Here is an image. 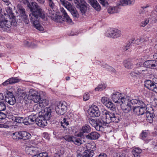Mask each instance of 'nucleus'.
I'll use <instances>...</instances> for the list:
<instances>
[{
	"mask_svg": "<svg viewBox=\"0 0 157 157\" xmlns=\"http://www.w3.org/2000/svg\"><path fill=\"white\" fill-rule=\"evenodd\" d=\"M28 7L32 12V13L29 14L30 20L33 22V25L36 29L42 31L44 30V28L39 24L38 21L39 17L42 19L44 18V12L36 2H33L31 4L29 5Z\"/></svg>",
	"mask_w": 157,
	"mask_h": 157,
	"instance_id": "nucleus-1",
	"label": "nucleus"
},
{
	"mask_svg": "<svg viewBox=\"0 0 157 157\" xmlns=\"http://www.w3.org/2000/svg\"><path fill=\"white\" fill-rule=\"evenodd\" d=\"M112 99L114 102L119 104L125 113L129 112L131 111L132 106L130 102L132 99L131 97L116 92L112 94Z\"/></svg>",
	"mask_w": 157,
	"mask_h": 157,
	"instance_id": "nucleus-2",
	"label": "nucleus"
},
{
	"mask_svg": "<svg viewBox=\"0 0 157 157\" xmlns=\"http://www.w3.org/2000/svg\"><path fill=\"white\" fill-rule=\"evenodd\" d=\"M130 105H137L136 107H133L132 109H133L134 112L138 115H142L144 113H146L148 111L147 110V105H148V102L143 101L140 100L132 99L130 102Z\"/></svg>",
	"mask_w": 157,
	"mask_h": 157,
	"instance_id": "nucleus-3",
	"label": "nucleus"
},
{
	"mask_svg": "<svg viewBox=\"0 0 157 157\" xmlns=\"http://www.w3.org/2000/svg\"><path fill=\"white\" fill-rule=\"evenodd\" d=\"M60 11L61 16H57L55 11L53 10V11L52 10L49 11L50 16L52 20L55 21L59 22H62L64 21L69 23L72 22V20L68 15L63 8H60Z\"/></svg>",
	"mask_w": 157,
	"mask_h": 157,
	"instance_id": "nucleus-4",
	"label": "nucleus"
},
{
	"mask_svg": "<svg viewBox=\"0 0 157 157\" xmlns=\"http://www.w3.org/2000/svg\"><path fill=\"white\" fill-rule=\"evenodd\" d=\"M44 111V113L37 117L36 121V124L43 128L47 125V120H49L51 116V109L50 108H45Z\"/></svg>",
	"mask_w": 157,
	"mask_h": 157,
	"instance_id": "nucleus-5",
	"label": "nucleus"
},
{
	"mask_svg": "<svg viewBox=\"0 0 157 157\" xmlns=\"http://www.w3.org/2000/svg\"><path fill=\"white\" fill-rule=\"evenodd\" d=\"M103 124H108L111 122L118 123L121 119V115L117 113L106 111L103 113L102 116Z\"/></svg>",
	"mask_w": 157,
	"mask_h": 157,
	"instance_id": "nucleus-6",
	"label": "nucleus"
},
{
	"mask_svg": "<svg viewBox=\"0 0 157 157\" xmlns=\"http://www.w3.org/2000/svg\"><path fill=\"white\" fill-rule=\"evenodd\" d=\"M10 20L8 15H6V13L4 14L2 13V9L0 7V28L1 30L6 31L10 27L11 24Z\"/></svg>",
	"mask_w": 157,
	"mask_h": 157,
	"instance_id": "nucleus-7",
	"label": "nucleus"
},
{
	"mask_svg": "<svg viewBox=\"0 0 157 157\" xmlns=\"http://www.w3.org/2000/svg\"><path fill=\"white\" fill-rule=\"evenodd\" d=\"M61 3L71 13L73 16L75 18L78 17V14L76 9L71 4L66 0H60Z\"/></svg>",
	"mask_w": 157,
	"mask_h": 157,
	"instance_id": "nucleus-8",
	"label": "nucleus"
},
{
	"mask_svg": "<svg viewBox=\"0 0 157 157\" xmlns=\"http://www.w3.org/2000/svg\"><path fill=\"white\" fill-rule=\"evenodd\" d=\"M66 103L65 102H60L57 104L55 109L56 113L59 115H62L67 110Z\"/></svg>",
	"mask_w": 157,
	"mask_h": 157,
	"instance_id": "nucleus-9",
	"label": "nucleus"
},
{
	"mask_svg": "<svg viewBox=\"0 0 157 157\" xmlns=\"http://www.w3.org/2000/svg\"><path fill=\"white\" fill-rule=\"evenodd\" d=\"M17 8L21 15V19L26 24H28L29 23V21L27 15L25 13V9L20 4L17 5Z\"/></svg>",
	"mask_w": 157,
	"mask_h": 157,
	"instance_id": "nucleus-10",
	"label": "nucleus"
},
{
	"mask_svg": "<svg viewBox=\"0 0 157 157\" xmlns=\"http://www.w3.org/2000/svg\"><path fill=\"white\" fill-rule=\"evenodd\" d=\"M29 95L31 100L34 102L37 103L39 102L41 99L40 94L37 91L32 89L29 90Z\"/></svg>",
	"mask_w": 157,
	"mask_h": 157,
	"instance_id": "nucleus-11",
	"label": "nucleus"
},
{
	"mask_svg": "<svg viewBox=\"0 0 157 157\" xmlns=\"http://www.w3.org/2000/svg\"><path fill=\"white\" fill-rule=\"evenodd\" d=\"M88 113L91 117H96L100 116V112L98 107L94 105H92L88 110Z\"/></svg>",
	"mask_w": 157,
	"mask_h": 157,
	"instance_id": "nucleus-12",
	"label": "nucleus"
},
{
	"mask_svg": "<svg viewBox=\"0 0 157 157\" xmlns=\"http://www.w3.org/2000/svg\"><path fill=\"white\" fill-rule=\"evenodd\" d=\"M108 32V34H107V35L108 36L114 38L120 37L121 35V31L117 29L110 28Z\"/></svg>",
	"mask_w": 157,
	"mask_h": 157,
	"instance_id": "nucleus-13",
	"label": "nucleus"
},
{
	"mask_svg": "<svg viewBox=\"0 0 157 157\" xmlns=\"http://www.w3.org/2000/svg\"><path fill=\"white\" fill-rule=\"evenodd\" d=\"M5 100L11 105H13L16 102L15 98L12 93L8 91L5 95Z\"/></svg>",
	"mask_w": 157,
	"mask_h": 157,
	"instance_id": "nucleus-14",
	"label": "nucleus"
},
{
	"mask_svg": "<svg viewBox=\"0 0 157 157\" xmlns=\"http://www.w3.org/2000/svg\"><path fill=\"white\" fill-rule=\"evenodd\" d=\"M91 128L90 126L85 124L81 128L79 132L77 134V136L82 137L84 136V133H87L90 132Z\"/></svg>",
	"mask_w": 157,
	"mask_h": 157,
	"instance_id": "nucleus-15",
	"label": "nucleus"
},
{
	"mask_svg": "<svg viewBox=\"0 0 157 157\" xmlns=\"http://www.w3.org/2000/svg\"><path fill=\"white\" fill-rule=\"evenodd\" d=\"M6 11L7 13H6V14L9 15L10 18L11 20H10V22L11 23V24L10 25V27L12 25L14 26H16L17 25V22L15 19V17L12 14V9L10 7H8L6 9Z\"/></svg>",
	"mask_w": 157,
	"mask_h": 157,
	"instance_id": "nucleus-16",
	"label": "nucleus"
},
{
	"mask_svg": "<svg viewBox=\"0 0 157 157\" xmlns=\"http://www.w3.org/2000/svg\"><path fill=\"white\" fill-rule=\"evenodd\" d=\"M36 114L33 113L24 119L25 124L28 125L33 124L34 122L36 123Z\"/></svg>",
	"mask_w": 157,
	"mask_h": 157,
	"instance_id": "nucleus-17",
	"label": "nucleus"
},
{
	"mask_svg": "<svg viewBox=\"0 0 157 157\" xmlns=\"http://www.w3.org/2000/svg\"><path fill=\"white\" fill-rule=\"evenodd\" d=\"M145 86L147 88L157 93V87L154 82L148 80L145 82Z\"/></svg>",
	"mask_w": 157,
	"mask_h": 157,
	"instance_id": "nucleus-18",
	"label": "nucleus"
},
{
	"mask_svg": "<svg viewBox=\"0 0 157 157\" xmlns=\"http://www.w3.org/2000/svg\"><path fill=\"white\" fill-rule=\"evenodd\" d=\"M144 65L147 68L155 69L157 66V62L155 60H148L144 63Z\"/></svg>",
	"mask_w": 157,
	"mask_h": 157,
	"instance_id": "nucleus-19",
	"label": "nucleus"
},
{
	"mask_svg": "<svg viewBox=\"0 0 157 157\" xmlns=\"http://www.w3.org/2000/svg\"><path fill=\"white\" fill-rule=\"evenodd\" d=\"M25 151L27 154L33 156L37 152V148L32 146H26Z\"/></svg>",
	"mask_w": 157,
	"mask_h": 157,
	"instance_id": "nucleus-20",
	"label": "nucleus"
},
{
	"mask_svg": "<svg viewBox=\"0 0 157 157\" xmlns=\"http://www.w3.org/2000/svg\"><path fill=\"white\" fill-rule=\"evenodd\" d=\"M33 110L36 113V114L39 113V116L44 113V109H43L42 108L39 104H37L34 105L33 108Z\"/></svg>",
	"mask_w": 157,
	"mask_h": 157,
	"instance_id": "nucleus-21",
	"label": "nucleus"
},
{
	"mask_svg": "<svg viewBox=\"0 0 157 157\" xmlns=\"http://www.w3.org/2000/svg\"><path fill=\"white\" fill-rule=\"evenodd\" d=\"M99 134L96 132H93L86 135V138L89 140H96L98 138Z\"/></svg>",
	"mask_w": 157,
	"mask_h": 157,
	"instance_id": "nucleus-22",
	"label": "nucleus"
},
{
	"mask_svg": "<svg viewBox=\"0 0 157 157\" xmlns=\"http://www.w3.org/2000/svg\"><path fill=\"white\" fill-rule=\"evenodd\" d=\"M135 0H121L119 5L122 6L132 5L134 4Z\"/></svg>",
	"mask_w": 157,
	"mask_h": 157,
	"instance_id": "nucleus-23",
	"label": "nucleus"
},
{
	"mask_svg": "<svg viewBox=\"0 0 157 157\" xmlns=\"http://www.w3.org/2000/svg\"><path fill=\"white\" fill-rule=\"evenodd\" d=\"M146 70H141L139 71L135 70L132 71L130 73L131 76L133 78L138 77L140 76L141 73H142L143 72H146Z\"/></svg>",
	"mask_w": 157,
	"mask_h": 157,
	"instance_id": "nucleus-24",
	"label": "nucleus"
},
{
	"mask_svg": "<svg viewBox=\"0 0 157 157\" xmlns=\"http://www.w3.org/2000/svg\"><path fill=\"white\" fill-rule=\"evenodd\" d=\"M89 1L91 6L96 10H100L101 7L96 0H89Z\"/></svg>",
	"mask_w": 157,
	"mask_h": 157,
	"instance_id": "nucleus-25",
	"label": "nucleus"
},
{
	"mask_svg": "<svg viewBox=\"0 0 157 157\" xmlns=\"http://www.w3.org/2000/svg\"><path fill=\"white\" fill-rule=\"evenodd\" d=\"M21 139L25 140L31 138V135L29 132L25 131L21 132Z\"/></svg>",
	"mask_w": 157,
	"mask_h": 157,
	"instance_id": "nucleus-26",
	"label": "nucleus"
},
{
	"mask_svg": "<svg viewBox=\"0 0 157 157\" xmlns=\"http://www.w3.org/2000/svg\"><path fill=\"white\" fill-rule=\"evenodd\" d=\"M124 67L128 69H131L133 68V64L128 60H124L123 62Z\"/></svg>",
	"mask_w": 157,
	"mask_h": 157,
	"instance_id": "nucleus-27",
	"label": "nucleus"
},
{
	"mask_svg": "<svg viewBox=\"0 0 157 157\" xmlns=\"http://www.w3.org/2000/svg\"><path fill=\"white\" fill-rule=\"evenodd\" d=\"M146 116L147 122L150 123H152L153 121L154 114L148 111L146 113Z\"/></svg>",
	"mask_w": 157,
	"mask_h": 157,
	"instance_id": "nucleus-28",
	"label": "nucleus"
},
{
	"mask_svg": "<svg viewBox=\"0 0 157 157\" xmlns=\"http://www.w3.org/2000/svg\"><path fill=\"white\" fill-rule=\"evenodd\" d=\"M12 120L13 121L19 123H23L25 124L24 119H23V117L14 116L12 117Z\"/></svg>",
	"mask_w": 157,
	"mask_h": 157,
	"instance_id": "nucleus-29",
	"label": "nucleus"
},
{
	"mask_svg": "<svg viewBox=\"0 0 157 157\" xmlns=\"http://www.w3.org/2000/svg\"><path fill=\"white\" fill-rule=\"evenodd\" d=\"M141 152V149L138 147L133 148L132 151V153L134 157H137Z\"/></svg>",
	"mask_w": 157,
	"mask_h": 157,
	"instance_id": "nucleus-30",
	"label": "nucleus"
},
{
	"mask_svg": "<svg viewBox=\"0 0 157 157\" xmlns=\"http://www.w3.org/2000/svg\"><path fill=\"white\" fill-rule=\"evenodd\" d=\"M87 157H93L94 154V151L92 150L88 149L85 150L83 153Z\"/></svg>",
	"mask_w": 157,
	"mask_h": 157,
	"instance_id": "nucleus-31",
	"label": "nucleus"
},
{
	"mask_svg": "<svg viewBox=\"0 0 157 157\" xmlns=\"http://www.w3.org/2000/svg\"><path fill=\"white\" fill-rule=\"evenodd\" d=\"M108 12L110 14L116 13L118 12V8L117 7H110L107 10Z\"/></svg>",
	"mask_w": 157,
	"mask_h": 157,
	"instance_id": "nucleus-32",
	"label": "nucleus"
},
{
	"mask_svg": "<svg viewBox=\"0 0 157 157\" xmlns=\"http://www.w3.org/2000/svg\"><path fill=\"white\" fill-rule=\"evenodd\" d=\"M10 122L6 120L3 122L0 123V128H9L10 127Z\"/></svg>",
	"mask_w": 157,
	"mask_h": 157,
	"instance_id": "nucleus-33",
	"label": "nucleus"
},
{
	"mask_svg": "<svg viewBox=\"0 0 157 157\" xmlns=\"http://www.w3.org/2000/svg\"><path fill=\"white\" fill-rule=\"evenodd\" d=\"M72 142L76 145H77L78 146H80L82 143V141L80 138L74 136L73 138Z\"/></svg>",
	"mask_w": 157,
	"mask_h": 157,
	"instance_id": "nucleus-34",
	"label": "nucleus"
},
{
	"mask_svg": "<svg viewBox=\"0 0 157 157\" xmlns=\"http://www.w3.org/2000/svg\"><path fill=\"white\" fill-rule=\"evenodd\" d=\"M74 2L77 8L80 7L82 5L86 3L84 0H74Z\"/></svg>",
	"mask_w": 157,
	"mask_h": 157,
	"instance_id": "nucleus-35",
	"label": "nucleus"
},
{
	"mask_svg": "<svg viewBox=\"0 0 157 157\" xmlns=\"http://www.w3.org/2000/svg\"><path fill=\"white\" fill-rule=\"evenodd\" d=\"M105 105L110 110H113L115 109V106L114 104L111 101H109Z\"/></svg>",
	"mask_w": 157,
	"mask_h": 157,
	"instance_id": "nucleus-36",
	"label": "nucleus"
},
{
	"mask_svg": "<svg viewBox=\"0 0 157 157\" xmlns=\"http://www.w3.org/2000/svg\"><path fill=\"white\" fill-rule=\"evenodd\" d=\"M87 4L86 3V4H84L83 5H82L80 7H78V8H79L82 14H85L86 12L87 9Z\"/></svg>",
	"mask_w": 157,
	"mask_h": 157,
	"instance_id": "nucleus-37",
	"label": "nucleus"
},
{
	"mask_svg": "<svg viewBox=\"0 0 157 157\" xmlns=\"http://www.w3.org/2000/svg\"><path fill=\"white\" fill-rule=\"evenodd\" d=\"M39 104L43 108L48 104L49 101L46 99H44L41 100Z\"/></svg>",
	"mask_w": 157,
	"mask_h": 157,
	"instance_id": "nucleus-38",
	"label": "nucleus"
},
{
	"mask_svg": "<svg viewBox=\"0 0 157 157\" xmlns=\"http://www.w3.org/2000/svg\"><path fill=\"white\" fill-rule=\"evenodd\" d=\"M102 123V121H97V123L94 127H95V129L97 131H100L102 128V127L101 125Z\"/></svg>",
	"mask_w": 157,
	"mask_h": 157,
	"instance_id": "nucleus-39",
	"label": "nucleus"
},
{
	"mask_svg": "<svg viewBox=\"0 0 157 157\" xmlns=\"http://www.w3.org/2000/svg\"><path fill=\"white\" fill-rule=\"evenodd\" d=\"M47 2L48 4V6L51 9H52V11H53V10H54V9L55 8V5L54 2H53L52 0H47ZM51 10H49V11H51Z\"/></svg>",
	"mask_w": 157,
	"mask_h": 157,
	"instance_id": "nucleus-40",
	"label": "nucleus"
},
{
	"mask_svg": "<svg viewBox=\"0 0 157 157\" xmlns=\"http://www.w3.org/2000/svg\"><path fill=\"white\" fill-rule=\"evenodd\" d=\"M67 119H66L65 118H64L63 120L61 121V126L63 127L64 128H65L69 124V123L67 121Z\"/></svg>",
	"mask_w": 157,
	"mask_h": 157,
	"instance_id": "nucleus-41",
	"label": "nucleus"
},
{
	"mask_svg": "<svg viewBox=\"0 0 157 157\" xmlns=\"http://www.w3.org/2000/svg\"><path fill=\"white\" fill-rule=\"evenodd\" d=\"M21 132H16L13 134V139L18 140L19 139H21Z\"/></svg>",
	"mask_w": 157,
	"mask_h": 157,
	"instance_id": "nucleus-42",
	"label": "nucleus"
},
{
	"mask_svg": "<svg viewBox=\"0 0 157 157\" xmlns=\"http://www.w3.org/2000/svg\"><path fill=\"white\" fill-rule=\"evenodd\" d=\"M106 87V85L105 84H101L99 85L95 88L96 91H102Z\"/></svg>",
	"mask_w": 157,
	"mask_h": 157,
	"instance_id": "nucleus-43",
	"label": "nucleus"
},
{
	"mask_svg": "<svg viewBox=\"0 0 157 157\" xmlns=\"http://www.w3.org/2000/svg\"><path fill=\"white\" fill-rule=\"evenodd\" d=\"M8 81L9 84H13L19 82V80L17 78L12 77L8 79Z\"/></svg>",
	"mask_w": 157,
	"mask_h": 157,
	"instance_id": "nucleus-44",
	"label": "nucleus"
},
{
	"mask_svg": "<svg viewBox=\"0 0 157 157\" xmlns=\"http://www.w3.org/2000/svg\"><path fill=\"white\" fill-rule=\"evenodd\" d=\"M19 96L20 98V100L25 99L27 97V94L25 92L22 91L19 94Z\"/></svg>",
	"mask_w": 157,
	"mask_h": 157,
	"instance_id": "nucleus-45",
	"label": "nucleus"
},
{
	"mask_svg": "<svg viewBox=\"0 0 157 157\" xmlns=\"http://www.w3.org/2000/svg\"><path fill=\"white\" fill-rule=\"evenodd\" d=\"M74 136L70 135L65 136L64 137V139L66 141L70 142H72Z\"/></svg>",
	"mask_w": 157,
	"mask_h": 157,
	"instance_id": "nucleus-46",
	"label": "nucleus"
},
{
	"mask_svg": "<svg viewBox=\"0 0 157 157\" xmlns=\"http://www.w3.org/2000/svg\"><path fill=\"white\" fill-rule=\"evenodd\" d=\"M88 122L93 126H95V124L97 123V121H96L95 120L91 118H89L88 120Z\"/></svg>",
	"mask_w": 157,
	"mask_h": 157,
	"instance_id": "nucleus-47",
	"label": "nucleus"
},
{
	"mask_svg": "<svg viewBox=\"0 0 157 157\" xmlns=\"http://www.w3.org/2000/svg\"><path fill=\"white\" fill-rule=\"evenodd\" d=\"M7 113L0 111V119H5L7 117Z\"/></svg>",
	"mask_w": 157,
	"mask_h": 157,
	"instance_id": "nucleus-48",
	"label": "nucleus"
},
{
	"mask_svg": "<svg viewBox=\"0 0 157 157\" xmlns=\"http://www.w3.org/2000/svg\"><path fill=\"white\" fill-rule=\"evenodd\" d=\"M105 65L106 66L105 67L106 69H107L108 70L114 73H116V71L113 68L111 67V66H109L108 65H107L106 64H105Z\"/></svg>",
	"mask_w": 157,
	"mask_h": 157,
	"instance_id": "nucleus-49",
	"label": "nucleus"
},
{
	"mask_svg": "<svg viewBox=\"0 0 157 157\" xmlns=\"http://www.w3.org/2000/svg\"><path fill=\"white\" fill-rule=\"evenodd\" d=\"M105 65L106 66L105 67L106 69H107L108 70L114 73H116V71L113 68L111 67V66H109L108 65H107L106 64H105Z\"/></svg>",
	"mask_w": 157,
	"mask_h": 157,
	"instance_id": "nucleus-50",
	"label": "nucleus"
},
{
	"mask_svg": "<svg viewBox=\"0 0 157 157\" xmlns=\"http://www.w3.org/2000/svg\"><path fill=\"white\" fill-rule=\"evenodd\" d=\"M114 157H126V155L124 153L119 152L116 153L114 156Z\"/></svg>",
	"mask_w": 157,
	"mask_h": 157,
	"instance_id": "nucleus-51",
	"label": "nucleus"
},
{
	"mask_svg": "<svg viewBox=\"0 0 157 157\" xmlns=\"http://www.w3.org/2000/svg\"><path fill=\"white\" fill-rule=\"evenodd\" d=\"M6 109V106L4 103L0 102V111H4Z\"/></svg>",
	"mask_w": 157,
	"mask_h": 157,
	"instance_id": "nucleus-52",
	"label": "nucleus"
},
{
	"mask_svg": "<svg viewBox=\"0 0 157 157\" xmlns=\"http://www.w3.org/2000/svg\"><path fill=\"white\" fill-rule=\"evenodd\" d=\"M101 100L102 103L105 105L109 101L108 100V98L105 97H102Z\"/></svg>",
	"mask_w": 157,
	"mask_h": 157,
	"instance_id": "nucleus-53",
	"label": "nucleus"
},
{
	"mask_svg": "<svg viewBox=\"0 0 157 157\" xmlns=\"http://www.w3.org/2000/svg\"><path fill=\"white\" fill-rule=\"evenodd\" d=\"M64 149L63 148H61L57 154L59 156H60L61 155H63L64 153Z\"/></svg>",
	"mask_w": 157,
	"mask_h": 157,
	"instance_id": "nucleus-54",
	"label": "nucleus"
},
{
	"mask_svg": "<svg viewBox=\"0 0 157 157\" xmlns=\"http://www.w3.org/2000/svg\"><path fill=\"white\" fill-rule=\"evenodd\" d=\"M44 153V152L39 153V152H36V154H35V155L33 156V157H43Z\"/></svg>",
	"mask_w": 157,
	"mask_h": 157,
	"instance_id": "nucleus-55",
	"label": "nucleus"
},
{
	"mask_svg": "<svg viewBox=\"0 0 157 157\" xmlns=\"http://www.w3.org/2000/svg\"><path fill=\"white\" fill-rule=\"evenodd\" d=\"M90 98V95L89 94L85 93L83 96V99L84 101H86L88 100Z\"/></svg>",
	"mask_w": 157,
	"mask_h": 157,
	"instance_id": "nucleus-56",
	"label": "nucleus"
},
{
	"mask_svg": "<svg viewBox=\"0 0 157 157\" xmlns=\"http://www.w3.org/2000/svg\"><path fill=\"white\" fill-rule=\"evenodd\" d=\"M103 6H105L108 5L107 2L106 0H98Z\"/></svg>",
	"mask_w": 157,
	"mask_h": 157,
	"instance_id": "nucleus-57",
	"label": "nucleus"
},
{
	"mask_svg": "<svg viewBox=\"0 0 157 157\" xmlns=\"http://www.w3.org/2000/svg\"><path fill=\"white\" fill-rule=\"evenodd\" d=\"M149 22V20L146 19L144 21L142 22L141 26L142 27H144L146 26Z\"/></svg>",
	"mask_w": 157,
	"mask_h": 157,
	"instance_id": "nucleus-58",
	"label": "nucleus"
},
{
	"mask_svg": "<svg viewBox=\"0 0 157 157\" xmlns=\"http://www.w3.org/2000/svg\"><path fill=\"white\" fill-rule=\"evenodd\" d=\"M140 136L142 139H144L147 136V133L146 132H142Z\"/></svg>",
	"mask_w": 157,
	"mask_h": 157,
	"instance_id": "nucleus-59",
	"label": "nucleus"
},
{
	"mask_svg": "<svg viewBox=\"0 0 157 157\" xmlns=\"http://www.w3.org/2000/svg\"><path fill=\"white\" fill-rule=\"evenodd\" d=\"M4 97L2 93H0V102H2L4 103Z\"/></svg>",
	"mask_w": 157,
	"mask_h": 157,
	"instance_id": "nucleus-60",
	"label": "nucleus"
},
{
	"mask_svg": "<svg viewBox=\"0 0 157 157\" xmlns=\"http://www.w3.org/2000/svg\"><path fill=\"white\" fill-rule=\"evenodd\" d=\"M22 2L25 4H27L28 7L29 6V5H30L29 2L27 0H22Z\"/></svg>",
	"mask_w": 157,
	"mask_h": 157,
	"instance_id": "nucleus-61",
	"label": "nucleus"
},
{
	"mask_svg": "<svg viewBox=\"0 0 157 157\" xmlns=\"http://www.w3.org/2000/svg\"><path fill=\"white\" fill-rule=\"evenodd\" d=\"M43 136L46 139H48V135L47 133H44L43 134Z\"/></svg>",
	"mask_w": 157,
	"mask_h": 157,
	"instance_id": "nucleus-62",
	"label": "nucleus"
},
{
	"mask_svg": "<svg viewBox=\"0 0 157 157\" xmlns=\"http://www.w3.org/2000/svg\"><path fill=\"white\" fill-rule=\"evenodd\" d=\"M98 157H107V156L105 153H101L98 155Z\"/></svg>",
	"mask_w": 157,
	"mask_h": 157,
	"instance_id": "nucleus-63",
	"label": "nucleus"
},
{
	"mask_svg": "<svg viewBox=\"0 0 157 157\" xmlns=\"http://www.w3.org/2000/svg\"><path fill=\"white\" fill-rule=\"evenodd\" d=\"M2 1L4 2L6 5L8 6L9 5L10 2L9 0H2Z\"/></svg>",
	"mask_w": 157,
	"mask_h": 157,
	"instance_id": "nucleus-64",
	"label": "nucleus"
}]
</instances>
